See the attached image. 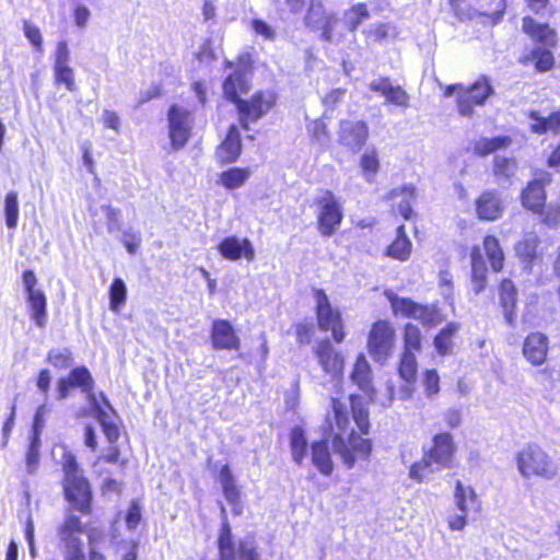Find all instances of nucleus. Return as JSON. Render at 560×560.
Here are the masks:
<instances>
[{
    "label": "nucleus",
    "instance_id": "nucleus-1",
    "mask_svg": "<svg viewBox=\"0 0 560 560\" xmlns=\"http://www.w3.org/2000/svg\"><path fill=\"white\" fill-rule=\"evenodd\" d=\"M332 410L336 428L332 446L336 453L340 455L343 463L350 468L354 465L357 457L366 458L372 450L371 441L355 434L353 429H349L350 420L347 416V408L343 402L332 398Z\"/></svg>",
    "mask_w": 560,
    "mask_h": 560
},
{
    "label": "nucleus",
    "instance_id": "nucleus-2",
    "mask_svg": "<svg viewBox=\"0 0 560 560\" xmlns=\"http://www.w3.org/2000/svg\"><path fill=\"white\" fill-rule=\"evenodd\" d=\"M455 452L456 445L450 433L436 434L432 447L424 454L422 460L410 467L409 477L421 482L443 468H452Z\"/></svg>",
    "mask_w": 560,
    "mask_h": 560
},
{
    "label": "nucleus",
    "instance_id": "nucleus-3",
    "mask_svg": "<svg viewBox=\"0 0 560 560\" xmlns=\"http://www.w3.org/2000/svg\"><path fill=\"white\" fill-rule=\"evenodd\" d=\"M222 527L218 538L219 560H261L252 538L235 539L228 523L226 510L221 506Z\"/></svg>",
    "mask_w": 560,
    "mask_h": 560
},
{
    "label": "nucleus",
    "instance_id": "nucleus-4",
    "mask_svg": "<svg viewBox=\"0 0 560 560\" xmlns=\"http://www.w3.org/2000/svg\"><path fill=\"white\" fill-rule=\"evenodd\" d=\"M63 489L67 500L82 513H89L92 494L88 480L78 468L77 460L71 454L63 456Z\"/></svg>",
    "mask_w": 560,
    "mask_h": 560
},
{
    "label": "nucleus",
    "instance_id": "nucleus-5",
    "mask_svg": "<svg viewBox=\"0 0 560 560\" xmlns=\"http://www.w3.org/2000/svg\"><path fill=\"white\" fill-rule=\"evenodd\" d=\"M516 466L523 478L538 477L552 480L558 475V468L551 457L535 444H528L517 453Z\"/></svg>",
    "mask_w": 560,
    "mask_h": 560
},
{
    "label": "nucleus",
    "instance_id": "nucleus-6",
    "mask_svg": "<svg viewBox=\"0 0 560 560\" xmlns=\"http://www.w3.org/2000/svg\"><path fill=\"white\" fill-rule=\"evenodd\" d=\"M318 327L322 330L331 331L332 338L340 343L345 339L343 324L339 310L334 308L328 295L322 289L313 292Z\"/></svg>",
    "mask_w": 560,
    "mask_h": 560
},
{
    "label": "nucleus",
    "instance_id": "nucleus-7",
    "mask_svg": "<svg viewBox=\"0 0 560 560\" xmlns=\"http://www.w3.org/2000/svg\"><path fill=\"white\" fill-rule=\"evenodd\" d=\"M395 329L387 320H377L373 324L368 337V351L376 362H385L392 354L395 346Z\"/></svg>",
    "mask_w": 560,
    "mask_h": 560
},
{
    "label": "nucleus",
    "instance_id": "nucleus-8",
    "mask_svg": "<svg viewBox=\"0 0 560 560\" xmlns=\"http://www.w3.org/2000/svg\"><path fill=\"white\" fill-rule=\"evenodd\" d=\"M318 231L323 236H330L340 225L343 214L341 207L330 190H324L317 197Z\"/></svg>",
    "mask_w": 560,
    "mask_h": 560
},
{
    "label": "nucleus",
    "instance_id": "nucleus-9",
    "mask_svg": "<svg viewBox=\"0 0 560 560\" xmlns=\"http://www.w3.org/2000/svg\"><path fill=\"white\" fill-rule=\"evenodd\" d=\"M338 22L335 13L328 12L322 0H310L304 24L306 27L320 31V38L325 42H332L334 28Z\"/></svg>",
    "mask_w": 560,
    "mask_h": 560
},
{
    "label": "nucleus",
    "instance_id": "nucleus-10",
    "mask_svg": "<svg viewBox=\"0 0 560 560\" xmlns=\"http://www.w3.org/2000/svg\"><path fill=\"white\" fill-rule=\"evenodd\" d=\"M492 94L493 89L486 77L479 78L468 88H460L456 98L458 113L465 117L472 116L474 106L483 105Z\"/></svg>",
    "mask_w": 560,
    "mask_h": 560
},
{
    "label": "nucleus",
    "instance_id": "nucleus-11",
    "mask_svg": "<svg viewBox=\"0 0 560 560\" xmlns=\"http://www.w3.org/2000/svg\"><path fill=\"white\" fill-rule=\"evenodd\" d=\"M170 138L174 149L183 148L189 137L192 127L191 113L184 107L174 105L168 110Z\"/></svg>",
    "mask_w": 560,
    "mask_h": 560
},
{
    "label": "nucleus",
    "instance_id": "nucleus-12",
    "mask_svg": "<svg viewBox=\"0 0 560 560\" xmlns=\"http://www.w3.org/2000/svg\"><path fill=\"white\" fill-rule=\"evenodd\" d=\"M273 104V97L271 95L266 97L261 92L254 94L249 101H237L242 127L248 129V122L257 121L270 110Z\"/></svg>",
    "mask_w": 560,
    "mask_h": 560
},
{
    "label": "nucleus",
    "instance_id": "nucleus-13",
    "mask_svg": "<svg viewBox=\"0 0 560 560\" xmlns=\"http://www.w3.org/2000/svg\"><path fill=\"white\" fill-rule=\"evenodd\" d=\"M94 386V380L90 371L85 366L74 368L67 377H61L57 383L58 399L63 400L69 396V390L72 387H79L83 393L90 395Z\"/></svg>",
    "mask_w": 560,
    "mask_h": 560
},
{
    "label": "nucleus",
    "instance_id": "nucleus-14",
    "mask_svg": "<svg viewBox=\"0 0 560 560\" xmlns=\"http://www.w3.org/2000/svg\"><path fill=\"white\" fill-rule=\"evenodd\" d=\"M314 353L318 364L326 374L331 375L334 378L342 374L345 358L332 347L328 339L319 341L314 348Z\"/></svg>",
    "mask_w": 560,
    "mask_h": 560
},
{
    "label": "nucleus",
    "instance_id": "nucleus-15",
    "mask_svg": "<svg viewBox=\"0 0 560 560\" xmlns=\"http://www.w3.org/2000/svg\"><path fill=\"white\" fill-rule=\"evenodd\" d=\"M84 532L85 528L80 517L73 514H67L57 528V536L63 546V551L83 548L81 536Z\"/></svg>",
    "mask_w": 560,
    "mask_h": 560
},
{
    "label": "nucleus",
    "instance_id": "nucleus-16",
    "mask_svg": "<svg viewBox=\"0 0 560 560\" xmlns=\"http://www.w3.org/2000/svg\"><path fill=\"white\" fill-rule=\"evenodd\" d=\"M369 128L364 121L346 119L340 122L339 141L353 152H358L366 142Z\"/></svg>",
    "mask_w": 560,
    "mask_h": 560
},
{
    "label": "nucleus",
    "instance_id": "nucleus-17",
    "mask_svg": "<svg viewBox=\"0 0 560 560\" xmlns=\"http://www.w3.org/2000/svg\"><path fill=\"white\" fill-rule=\"evenodd\" d=\"M476 213L482 221H495L504 211L503 200L500 194L493 189L485 190L476 200Z\"/></svg>",
    "mask_w": 560,
    "mask_h": 560
},
{
    "label": "nucleus",
    "instance_id": "nucleus-18",
    "mask_svg": "<svg viewBox=\"0 0 560 560\" xmlns=\"http://www.w3.org/2000/svg\"><path fill=\"white\" fill-rule=\"evenodd\" d=\"M101 398L105 407L108 409L105 410L102 405L100 404L96 395H90V405L93 409V411L96 415V418L102 427V430L107 438L109 443H115L119 438V430L118 427L113 421V418L110 413L114 412V409L112 408L108 399L101 393Z\"/></svg>",
    "mask_w": 560,
    "mask_h": 560
},
{
    "label": "nucleus",
    "instance_id": "nucleus-19",
    "mask_svg": "<svg viewBox=\"0 0 560 560\" xmlns=\"http://www.w3.org/2000/svg\"><path fill=\"white\" fill-rule=\"evenodd\" d=\"M212 347L217 350H238L241 340L232 325L224 319H217L211 330Z\"/></svg>",
    "mask_w": 560,
    "mask_h": 560
},
{
    "label": "nucleus",
    "instance_id": "nucleus-20",
    "mask_svg": "<svg viewBox=\"0 0 560 560\" xmlns=\"http://www.w3.org/2000/svg\"><path fill=\"white\" fill-rule=\"evenodd\" d=\"M220 254L229 260H238L244 257L248 261L255 259V249L248 238L229 236L219 245Z\"/></svg>",
    "mask_w": 560,
    "mask_h": 560
},
{
    "label": "nucleus",
    "instance_id": "nucleus-21",
    "mask_svg": "<svg viewBox=\"0 0 560 560\" xmlns=\"http://www.w3.org/2000/svg\"><path fill=\"white\" fill-rule=\"evenodd\" d=\"M219 482L225 500L232 505L234 515H241L243 513L242 492L229 465H223L220 469Z\"/></svg>",
    "mask_w": 560,
    "mask_h": 560
},
{
    "label": "nucleus",
    "instance_id": "nucleus-22",
    "mask_svg": "<svg viewBox=\"0 0 560 560\" xmlns=\"http://www.w3.org/2000/svg\"><path fill=\"white\" fill-rule=\"evenodd\" d=\"M522 205L533 213L539 214L544 219L546 210V191L541 180L530 182L522 191Z\"/></svg>",
    "mask_w": 560,
    "mask_h": 560
},
{
    "label": "nucleus",
    "instance_id": "nucleus-23",
    "mask_svg": "<svg viewBox=\"0 0 560 560\" xmlns=\"http://www.w3.org/2000/svg\"><path fill=\"white\" fill-rule=\"evenodd\" d=\"M548 338L541 332H533L526 337L523 354L533 365H541L547 358Z\"/></svg>",
    "mask_w": 560,
    "mask_h": 560
},
{
    "label": "nucleus",
    "instance_id": "nucleus-24",
    "mask_svg": "<svg viewBox=\"0 0 560 560\" xmlns=\"http://www.w3.org/2000/svg\"><path fill=\"white\" fill-rule=\"evenodd\" d=\"M522 30L533 40L540 43L547 47H555L557 44L556 31L548 24L536 22L530 16H525L522 23Z\"/></svg>",
    "mask_w": 560,
    "mask_h": 560
},
{
    "label": "nucleus",
    "instance_id": "nucleus-25",
    "mask_svg": "<svg viewBox=\"0 0 560 560\" xmlns=\"http://www.w3.org/2000/svg\"><path fill=\"white\" fill-rule=\"evenodd\" d=\"M242 152L241 135L236 126H231L225 139L217 149V158L221 163H232Z\"/></svg>",
    "mask_w": 560,
    "mask_h": 560
},
{
    "label": "nucleus",
    "instance_id": "nucleus-26",
    "mask_svg": "<svg viewBox=\"0 0 560 560\" xmlns=\"http://www.w3.org/2000/svg\"><path fill=\"white\" fill-rule=\"evenodd\" d=\"M373 92L381 93L386 101L401 107H407L409 95L400 86H393L387 78H380L370 83Z\"/></svg>",
    "mask_w": 560,
    "mask_h": 560
},
{
    "label": "nucleus",
    "instance_id": "nucleus-27",
    "mask_svg": "<svg viewBox=\"0 0 560 560\" xmlns=\"http://www.w3.org/2000/svg\"><path fill=\"white\" fill-rule=\"evenodd\" d=\"M351 380L355 383L359 388L368 395V397L374 399V387L372 385V370L363 353L357 357L353 371L351 373Z\"/></svg>",
    "mask_w": 560,
    "mask_h": 560
},
{
    "label": "nucleus",
    "instance_id": "nucleus-28",
    "mask_svg": "<svg viewBox=\"0 0 560 560\" xmlns=\"http://www.w3.org/2000/svg\"><path fill=\"white\" fill-rule=\"evenodd\" d=\"M26 305L30 318L34 324L40 329L45 328L48 319L47 299L45 293L40 291L27 294Z\"/></svg>",
    "mask_w": 560,
    "mask_h": 560
},
{
    "label": "nucleus",
    "instance_id": "nucleus-29",
    "mask_svg": "<svg viewBox=\"0 0 560 560\" xmlns=\"http://www.w3.org/2000/svg\"><path fill=\"white\" fill-rule=\"evenodd\" d=\"M387 199L397 206L398 213L401 217L406 220L410 219L412 214L410 203L415 200V187L412 185H405L393 189L388 194Z\"/></svg>",
    "mask_w": 560,
    "mask_h": 560
},
{
    "label": "nucleus",
    "instance_id": "nucleus-30",
    "mask_svg": "<svg viewBox=\"0 0 560 560\" xmlns=\"http://www.w3.org/2000/svg\"><path fill=\"white\" fill-rule=\"evenodd\" d=\"M516 288L509 279H504L500 284V301L504 310V317L509 325L513 326L515 322L514 308L516 306Z\"/></svg>",
    "mask_w": 560,
    "mask_h": 560
},
{
    "label": "nucleus",
    "instance_id": "nucleus-31",
    "mask_svg": "<svg viewBox=\"0 0 560 560\" xmlns=\"http://www.w3.org/2000/svg\"><path fill=\"white\" fill-rule=\"evenodd\" d=\"M411 249L412 244L405 233V226H398L397 236L395 241L387 247L386 256L399 261H406L410 257Z\"/></svg>",
    "mask_w": 560,
    "mask_h": 560
},
{
    "label": "nucleus",
    "instance_id": "nucleus-32",
    "mask_svg": "<svg viewBox=\"0 0 560 560\" xmlns=\"http://www.w3.org/2000/svg\"><path fill=\"white\" fill-rule=\"evenodd\" d=\"M248 90V80L245 73L241 71L230 74L223 83L225 97L235 104H237V101H241L238 94L247 93Z\"/></svg>",
    "mask_w": 560,
    "mask_h": 560
},
{
    "label": "nucleus",
    "instance_id": "nucleus-33",
    "mask_svg": "<svg viewBox=\"0 0 560 560\" xmlns=\"http://www.w3.org/2000/svg\"><path fill=\"white\" fill-rule=\"evenodd\" d=\"M539 243L540 240L538 235L530 232L526 233L515 246L516 255L526 264L527 268H529L537 257V247Z\"/></svg>",
    "mask_w": 560,
    "mask_h": 560
},
{
    "label": "nucleus",
    "instance_id": "nucleus-34",
    "mask_svg": "<svg viewBox=\"0 0 560 560\" xmlns=\"http://www.w3.org/2000/svg\"><path fill=\"white\" fill-rule=\"evenodd\" d=\"M517 162L515 159H510L501 155H495L493 159V176L498 184L510 183L512 177L517 172Z\"/></svg>",
    "mask_w": 560,
    "mask_h": 560
},
{
    "label": "nucleus",
    "instance_id": "nucleus-35",
    "mask_svg": "<svg viewBox=\"0 0 560 560\" xmlns=\"http://www.w3.org/2000/svg\"><path fill=\"white\" fill-rule=\"evenodd\" d=\"M454 503L459 512L467 514L471 506L479 505L475 490L470 486L463 485L459 480L456 482L454 490Z\"/></svg>",
    "mask_w": 560,
    "mask_h": 560
},
{
    "label": "nucleus",
    "instance_id": "nucleus-36",
    "mask_svg": "<svg viewBox=\"0 0 560 560\" xmlns=\"http://www.w3.org/2000/svg\"><path fill=\"white\" fill-rule=\"evenodd\" d=\"M529 118L533 120L530 129L535 133H546L551 131L560 133V110L551 114L549 117H540L537 112H530Z\"/></svg>",
    "mask_w": 560,
    "mask_h": 560
},
{
    "label": "nucleus",
    "instance_id": "nucleus-37",
    "mask_svg": "<svg viewBox=\"0 0 560 560\" xmlns=\"http://www.w3.org/2000/svg\"><path fill=\"white\" fill-rule=\"evenodd\" d=\"M472 290L479 294L486 287L487 268L482 259L480 248L474 247L471 252Z\"/></svg>",
    "mask_w": 560,
    "mask_h": 560
},
{
    "label": "nucleus",
    "instance_id": "nucleus-38",
    "mask_svg": "<svg viewBox=\"0 0 560 560\" xmlns=\"http://www.w3.org/2000/svg\"><path fill=\"white\" fill-rule=\"evenodd\" d=\"M512 140L510 137L501 136L495 138H481L475 141L472 151L479 156H486L501 149L510 147Z\"/></svg>",
    "mask_w": 560,
    "mask_h": 560
},
{
    "label": "nucleus",
    "instance_id": "nucleus-39",
    "mask_svg": "<svg viewBox=\"0 0 560 560\" xmlns=\"http://www.w3.org/2000/svg\"><path fill=\"white\" fill-rule=\"evenodd\" d=\"M312 463L326 476L332 471V462L326 442H315L312 444Z\"/></svg>",
    "mask_w": 560,
    "mask_h": 560
},
{
    "label": "nucleus",
    "instance_id": "nucleus-40",
    "mask_svg": "<svg viewBox=\"0 0 560 560\" xmlns=\"http://www.w3.org/2000/svg\"><path fill=\"white\" fill-rule=\"evenodd\" d=\"M522 62H534L537 71L545 72L553 67L555 59L548 48L536 47L530 51L529 55L523 58Z\"/></svg>",
    "mask_w": 560,
    "mask_h": 560
},
{
    "label": "nucleus",
    "instance_id": "nucleus-41",
    "mask_svg": "<svg viewBox=\"0 0 560 560\" xmlns=\"http://www.w3.org/2000/svg\"><path fill=\"white\" fill-rule=\"evenodd\" d=\"M483 248L486 255L494 271H500L503 268L504 254L495 236L488 235L483 240Z\"/></svg>",
    "mask_w": 560,
    "mask_h": 560
},
{
    "label": "nucleus",
    "instance_id": "nucleus-42",
    "mask_svg": "<svg viewBox=\"0 0 560 560\" xmlns=\"http://www.w3.org/2000/svg\"><path fill=\"white\" fill-rule=\"evenodd\" d=\"M290 446L293 460L298 465H301L307 448V440L302 428L295 427L292 429L290 434Z\"/></svg>",
    "mask_w": 560,
    "mask_h": 560
},
{
    "label": "nucleus",
    "instance_id": "nucleus-43",
    "mask_svg": "<svg viewBox=\"0 0 560 560\" xmlns=\"http://www.w3.org/2000/svg\"><path fill=\"white\" fill-rule=\"evenodd\" d=\"M249 175L248 168L233 167L221 174L220 183L228 189H236L244 185Z\"/></svg>",
    "mask_w": 560,
    "mask_h": 560
},
{
    "label": "nucleus",
    "instance_id": "nucleus-44",
    "mask_svg": "<svg viewBox=\"0 0 560 560\" xmlns=\"http://www.w3.org/2000/svg\"><path fill=\"white\" fill-rule=\"evenodd\" d=\"M386 296L390 302L392 308L395 314H400L405 317L413 318L418 303L410 299L399 298L393 292H386Z\"/></svg>",
    "mask_w": 560,
    "mask_h": 560
},
{
    "label": "nucleus",
    "instance_id": "nucleus-45",
    "mask_svg": "<svg viewBox=\"0 0 560 560\" xmlns=\"http://www.w3.org/2000/svg\"><path fill=\"white\" fill-rule=\"evenodd\" d=\"M459 325L456 323H450L443 328L434 339V346L440 354H446L452 350L453 336L458 331Z\"/></svg>",
    "mask_w": 560,
    "mask_h": 560
},
{
    "label": "nucleus",
    "instance_id": "nucleus-46",
    "mask_svg": "<svg viewBox=\"0 0 560 560\" xmlns=\"http://www.w3.org/2000/svg\"><path fill=\"white\" fill-rule=\"evenodd\" d=\"M369 18L370 12L364 3H357L345 12V21L350 32H354L358 26Z\"/></svg>",
    "mask_w": 560,
    "mask_h": 560
},
{
    "label": "nucleus",
    "instance_id": "nucleus-47",
    "mask_svg": "<svg viewBox=\"0 0 560 560\" xmlns=\"http://www.w3.org/2000/svg\"><path fill=\"white\" fill-rule=\"evenodd\" d=\"M351 400V411L352 418L362 434H366L369 432L370 421H369V411L361 404L360 399L355 396L350 397Z\"/></svg>",
    "mask_w": 560,
    "mask_h": 560
},
{
    "label": "nucleus",
    "instance_id": "nucleus-48",
    "mask_svg": "<svg viewBox=\"0 0 560 560\" xmlns=\"http://www.w3.org/2000/svg\"><path fill=\"white\" fill-rule=\"evenodd\" d=\"M415 319L419 320L423 326L433 327L442 322L439 311L434 306L419 304L416 308Z\"/></svg>",
    "mask_w": 560,
    "mask_h": 560
},
{
    "label": "nucleus",
    "instance_id": "nucleus-49",
    "mask_svg": "<svg viewBox=\"0 0 560 560\" xmlns=\"http://www.w3.org/2000/svg\"><path fill=\"white\" fill-rule=\"evenodd\" d=\"M4 215L7 226L10 229H15L19 219V202L18 194L15 191H11L5 196Z\"/></svg>",
    "mask_w": 560,
    "mask_h": 560
},
{
    "label": "nucleus",
    "instance_id": "nucleus-50",
    "mask_svg": "<svg viewBox=\"0 0 560 560\" xmlns=\"http://www.w3.org/2000/svg\"><path fill=\"white\" fill-rule=\"evenodd\" d=\"M127 288L122 279L116 278L109 289L110 310L118 312L126 302Z\"/></svg>",
    "mask_w": 560,
    "mask_h": 560
},
{
    "label": "nucleus",
    "instance_id": "nucleus-51",
    "mask_svg": "<svg viewBox=\"0 0 560 560\" xmlns=\"http://www.w3.org/2000/svg\"><path fill=\"white\" fill-rule=\"evenodd\" d=\"M399 374L406 382H412L417 375V361L415 353L404 351L399 365Z\"/></svg>",
    "mask_w": 560,
    "mask_h": 560
},
{
    "label": "nucleus",
    "instance_id": "nucleus-52",
    "mask_svg": "<svg viewBox=\"0 0 560 560\" xmlns=\"http://www.w3.org/2000/svg\"><path fill=\"white\" fill-rule=\"evenodd\" d=\"M405 350L404 351H419L421 349V332L420 329L413 324H407L404 334Z\"/></svg>",
    "mask_w": 560,
    "mask_h": 560
},
{
    "label": "nucleus",
    "instance_id": "nucleus-53",
    "mask_svg": "<svg viewBox=\"0 0 560 560\" xmlns=\"http://www.w3.org/2000/svg\"><path fill=\"white\" fill-rule=\"evenodd\" d=\"M368 36L373 40H383L387 38H395L398 34L396 26L389 23H382L371 26L366 31Z\"/></svg>",
    "mask_w": 560,
    "mask_h": 560
},
{
    "label": "nucleus",
    "instance_id": "nucleus-54",
    "mask_svg": "<svg viewBox=\"0 0 560 560\" xmlns=\"http://www.w3.org/2000/svg\"><path fill=\"white\" fill-rule=\"evenodd\" d=\"M47 360L57 369H67L72 364L73 358L68 348L54 349L48 352Z\"/></svg>",
    "mask_w": 560,
    "mask_h": 560
},
{
    "label": "nucleus",
    "instance_id": "nucleus-55",
    "mask_svg": "<svg viewBox=\"0 0 560 560\" xmlns=\"http://www.w3.org/2000/svg\"><path fill=\"white\" fill-rule=\"evenodd\" d=\"M361 167L368 180L378 172L380 161L375 149L366 151L361 158Z\"/></svg>",
    "mask_w": 560,
    "mask_h": 560
},
{
    "label": "nucleus",
    "instance_id": "nucleus-56",
    "mask_svg": "<svg viewBox=\"0 0 560 560\" xmlns=\"http://www.w3.org/2000/svg\"><path fill=\"white\" fill-rule=\"evenodd\" d=\"M55 81L57 84H63L68 91H75L74 70L68 67L54 68Z\"/></svg>",
    "mask_w": 560,
    "mask_h": 560
},
{
    "label": "nucleus",
    "instance_id": "nucleus-57",
    "mask_svg": "<svg viewBox=\"0 0 560 560\" xmlns=\"http://www.w3.org/2000/svg\"><path fill=\"white\" fill-rule=\"evenodd\" d=\"M542 223L548 226H556L560 223V195L556 200L550 201L544 212Z\"/></svg>",
    "mask_w": 560,
    "mask_h": 560
},
{
    "label": "nucleus",
    "instance_id": "nucleus-58",
    "mask_svg": "<svg viewBox=\"0 0 560 560\" xmlns=\"http://www.w3.org/2000/svg\"><path fill=\"white\" fill-rule=\"evenodd\" d=\"M121 241L128 253L135 254L141 244V236L139 232L128 229L124 231Z\"/></svg>",
    "mask_w": 560,
    "mask_h": 560
},
{
    "label": "nucleus",
    "instance_id": "nucleus-59",
    "mask_svg": "<svg viewBox=\"0 0 560 560\" xmlns=\"http://www.w3.org/2000/svg\"><path fill=\"white\" fill-rule=\"evenodd\" d=\"M440 377L435 370H429L424 373L423 386L428 397L436 395L440 390Z\"/></svg>",
    "mask_w": 560,
    "mask_h": 560
},
{
    "label": "nucleus",
    "instance_id": "nucleus-60",
    "mask_svg": "<svg viewBox=\"0 0 560 560\" xmlns=\"http://www.w3.org/2000/svg\"><path fill=\"white\" fill-rule=\"evenodd\" d=\"M70 61V51L65 40L58 42L54 58V68L68 67Z\"/></svg>",
    "mask_w": 560,
    "mask_h": 560
},
{
    "label": "nucleus",
    "instance_id": "nucleus-61",
    "mask_svg": "<svg viewBox=\"0 0 560 560\" xmlns=\"http://www.w3.org/2000/svg\"><path fill=\"white\" fill-rule=\"evenodd\" d=\"M24 34L37 50H42V34L37 26L32 23H24Z\"/></svg>",
    "mask_w": 560,
    "mask_h": 560
},
{
    "label": "nucleus",
    "instance_id": "nucleus-62",
    "mask_svg": "<svg viewBox=\"0 0 560 560\" xmlns=\"http://www.w3.org/2000/svg\"><path fill=\"white\" fill-rule=\"evenodd\" d=\"M141 521V508L138 502L132 501L127 515H126V524L129 529H135Z\"/></svg>",
    "mask_w": 560,
    "mask_h": 560
},
{
    "label": "nucleus",
    "instance_id": "nucleus-63",
    "mask_svg": "<svg viewBox=\"0 0 560 560\" xmlns=\"http://www.w3.org/2000/svg\"><path fill=\"white\" fill-rule=\"evenodd\" d=\"M311 131L320 144H325L329 140V133L327 131L326 124L322 120H314L311 126Z\"/></svg>",
    "mask_w": 560,
    "mask_h": 560
},
{
    "label": "nucleus",
    "instance_id": "nucleus-64",
    "mask_svg": "<svg viewBox=\"0 0 560 560\" xmlns=\"http://www.w3.org/2000/svg\"><path fill=\"white\" fill-rule=\"evenodd\" d=\"M105 211V215L107 219V226L109 231L113 230H119L120 229V222H119V210L115 209L110 206H104L103 207Z\"/></svg>",
    "mask_w": 560,
    "mask_h": 560
}]
</instances>
